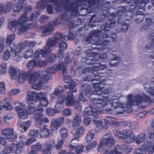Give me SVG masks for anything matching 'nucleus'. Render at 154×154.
Instances as JSON below:
<instances>
[{"instance_id": "5", "label": "nucleus", "mask_w": 154, "mask_h": 154, "mask_svg": "<svg viewBox=\"0 0 154 154\" xmlns=\"http://www.w3.org/2000/svg\"><path fill=\"white\" fill-rule=\"evenodd\" d=\"M39 76L40 74L38 72L32 73L30 71H22L19 74L18 82L22 84L26 80L28 81L30 84H32L38 82Z\"/></svg>"}, {"instance_id": "61", "label": "nucleus", "mask_w": 154, "mask_h": 154, "mask_svg": "<svg viewBox=\"0 0 154 154\" xmlns=\"http://www.w3.org/2000/svg\"><path fill=\"white\" fill-rule=\"evenodd\" d=\"M111 8H109L108 10L103 8L102 12L103 15L100 16V18L103 20L106 18V17L108 15L109 12Z\"/></svg>"}, {"instance_id": "18", "label": "nucleus", "mask_w": 154, "mask_h": 154, "mask_svg": "<svg viewBox=\"0 0 154 154\" xmlns=\"http://www.w3.org/2000/svg\"><path fill=\"white\" fill-rule=\"evenodd\" d=\"M93 117V122L96 124V126L95 127V130L97 132H99L101 130H105L108 128V126L105 123L104 125L103 122L97 119L99 118H96Z\"/></svg>"}, {"instance_id": "38", "label": "nucleus", "mask_w": 154, "mask_h": 154, "mask_svg": "<svg viewBox=\"0 0 154 154\" xmlns=\"http://www.w3.org/2000/svg\"><path fill=\"white\" fill-rule=\"evenodd\" d=\"M26 1V0H19L17 1L16 6L14 7V11L16 12L20 11L24 6Z\"/></svg>"}, {"instance_id": "57", "label": "nucleus", "mask_w": 154, "mask_h": 154, "mask_svg": "<svg viewBox=\"0 0 154 154\" xmlns=\"http://www.w3.org/2000/svg\"><path fill=\"white\" fill-rule=\"evenodd\" d=\"M74 54L72 52L68 53L65 58V62L68 63L71 62L73 58Z\"/></svg>"}, {"instance_id": "12", "label": "nucleus", "mask_w": 154, "mask_h": 154, "mask_svg": "<svg viewBox=\"0 0 154 154\" xmlns=\"http://www.w3.org/2000/svg\"><path fill=\"white\" fill-rule=\"evenodd\" d=\"M27 95L29 99H32L35 102L38 100L47 99V95L45 92H40L37 93L35 91H28Z\"/></svg>"}, {"instance_id": "1", "label": "nucleus", "mask_w": 154, "mask_h": 154, "mask_svg": "<svg viewBox=\"0 0 154 154\" xmlns=\"http://www.w3.org/2000/svg\"><path fill=\"white\" fill-rule=\"evenodd\" d=\"M57 5L56 10L60 12L63 9L66 10L62 13L60 17L61 20L69 21L72 17L78 16L79 7L77 2H72V0H49Z\"/></svg>"}, {"instance_id": "2", "label": "nucleus", "mask_w": 154, "mask_h": 154, "mask_svg": "<svg viewBox=\"0 0 154 154\" xmlns=\"http://www.w3.org/2000/svg\"><path fill=\"white\" fill-rule=\"evenodd\" d=\"M97 90H95L92 92L90 95V99L92 101L91 104L89 105V109L86 110L85 109L84 111V113L88 116H92L96 118L99 117V115L97 112V110H99L98 106L97 105H101V107L102 108L104 106V103H105L106 100H103L102 98L100 97L97 98V97H94V95H97L98 94L99 91H96Z\"/></svg>"}, {"instance_id": "16", "label": "nucleus", "mask_w": 154, "mask_h": 154, "mask_svg": "<svg viewBox=\"0 0 154 154\" xmlns=\"http://www.w3.org/2000/svg\"><path fill=\"white\" fill-rule=\"evenodd\" d=\"M81 89L82 91L79 97V99L80 101L84 102L86 100L87 95L91 92V88L90 85L85 84L82 85Z\"/></svg>"}, {"instance_id": "36", "label": "nucleus", "mask_w": 154, "mask_h": 154, "mask_svg": "<svg viewBox=\"0 0 154 154\" xmlns=\"http://www.w3.org/2000/svg\"><path fill=\"white\" fill-rule=\"evenodd\" d=\"M109 37V35L106 34L101 35V39L99 40L96 42L97 44H100L102 46L106 45L108 44L109 42V40L106 39H104V38H106Z\"/></svg>"}, {"instance_id": "34", "label": "nucleus", "mask_w": 154, "mask_h": 154, "mask_svg": "<svg viewBox=\"0 0 154 154\" xmlns=\"http://www.w3.org/2000/svg\"><path fill=\"white\" fill-rule=\"evenodd\" d=\"M101 32L100 30H92L91 32V35L88 38L90 39H92L95 40L96 39L94 38L95 37L97 39V40L101 39Z\"/></svg>"}, {"instance_id": "13", "label": "nucleus", "mask_w": 154, "mask_h": 154, "mask_svg": "<svg viewBox=\"0 0 154 154\" xmlns=\"http://www.w3.org/2000/svg\"><path fill=\"white\" fill-rule=\"evenodd\" d=\"M93 84L94 86L96 88L95 90H97L96 91H99L98 92V96L106 100L110 99L109 98H108L109 94V91L108 89L103 90L100 91L101 88V84H100L99 82L94 83Z\"/></svg>"}, {"instance_id": "51", "label": "nucleus", "mask_w": 154, "mask_h": 154, "mask_svg": "<svg viewBox=\"0 0 154 154\" xmlns=\"http://www.w3.org/2000/svg\"><path fill=\"white\" fill-rule=\"evenodd\" d=\"M125 126L129 127L131 130L137 129L139 127L138 124L136 122H129Z\"/></svg>"}, {"instance_id": "15", "label": "nucleus", "mask_w": 154, "mask_h": 154, "mask_svg": "<svg viewBox=\"0 0 154 154\" xmlns=\"http://www.w3.org/2000/svg\"><path fill=\"white\" fill-rule=\"evenodd\" d=\"M122 138L126 142L130 143L133 141L135 136L131 130L127 129L122 131Z\"/></svg>"}, {"instance_id": "7", "label": "nucleus", "mask_w": 154, "mask_h": 154, "mask_svg": "<svg viewBox=\"0 0 154 154\" xmlns=\"http://www.w3.org/2000/svg\"><path fill=\"white\" fill-rule=\"evenodd\" d=\"M29 23L27 16L23 14L17 20H14L10 22L8 26V28L13 32H15L18 29H19L22 26H27V23Z\"/></svg>"}, {"instance_id": "23", "label": "nucleus", "mask_w": 154, "mask_h": 154, "mask_svg": "<svg viewBox=\"0 0 154 154\" xmlns=\"http://www.w3.org/2000/svg\"><path fill=\"white\" fill-rule=\"evenodd\" d=\"M13 3L11 2H8L6 5L0 3V15L4 13L9 12L13 7Z\"/></svg>"}, {"instance_id": "20", "label": "nucleus", "mask_w": 154, "mask_h": 154, "mask_svg": "<svg viewBox=\"0 0 154 154\" xmlns=\"http://www.w3.org/2000/svg\"><path fill=\"white\" fill-rule=\"evenodd\" d=\"M116 23V21L114 19H110L106 22V24L100 25V29L106 32L109 31L110 29L115 26Z\"/></svg>"}, {"instance_id": "45", "label": "nucleus", "mask_w": 154, "mask_h": 154, "mask_svg": "<svg viewBox=\"0 0 154 154\" xmlns=\"http://www.w3.org/2000/svg\"><path fill=\"white\" fill-rule=\"evenodd\" d=\"M103 21V20H100L98 17H96L95 15H94L90 19V23L92 26H96L97 25V23L99 21Z\"/></svg>"}, {"instance_id": "42", "label": "nucleus", "mask_w": 154, "mask_h": 154, "mask_svg": "<svg viewBox=\"0 0 154 154\" xmlns=\"http://www.w3.org/2000/svg\"><path fill=\"white\" fill-rule=\"evenodd\" d=\"M47 4L46 0H40L37 3V8L39 10H43L45 9Z\"/></svg>"}, {"instance_id": "43", "label": "nucleus", "mask_w": 154, "mask_h": 154, "mask_svg": "<svg viewBox=\"0 0 154 154\" xmlns=\"http://www.w3.org/2000/svg\"><path fill=\"white\" fill-rule=\"evenodd\" d=\"M41 146L40 143H38L32 146L31 153L33 154L37 153L40 150Z\"/></svg>"}, {"instance_id": "56", "label": "nucleus", "mask_w": 154, "mask_h": 154, "mask_svg": "<svg viewBox=\"0 0 154 154\" xmlns=\"http://www.w3.org/2000/svg\"><path fill=\"white\" fill-rule=\"evenodd\" d=\"M33 50L32 49H28L26 50L24 54V57L27 59L31 57L33 54Z\"/></svg>"}, {"instance_id": "63", "label": "nucleus", "mask_w": 154, "mask_h": 154, "mask_svg": "<svg viewBox=\"0 0 154 154\" xmlns=\"http://www.w3.org/2000/svg\"><path fill=\"white\" fill-rule=\"evenodd\" d=\"M17 51V52L14 57V59L17 62H19L21 60L23 57L20 52Z\"/></svg>"}, {"instance_id": "19", "label": "nucleus", "mask_w": 154, "mask_h": 154, "mask_svg": "<svg viewBox=\"0 0 154 154\" xmlns=\"http://www.w3.org/2000/svg\"><path fill=\"white\" fill-rule=\"evenodd\" d=\"M64 122L63 117H59L56 119H53L51 121V128L53 130L56 131Z\"/></svg>"}, {"instance_id": "39", "label": "nucleus", "mask_w": 154, "mask_h": 154, "mask_svg": "<svg viewBox=\"0 0 154 154\" xmlns=\"http://www.w3.org/2000/svg\"><path fill=\"white\" fill-rule=\"evenodd\" d=\"M85 131V128L83 126H81L77 128L74 134V139L77 140L79 137H81L84 134Z\"/></svg>"}, {"instance_id": "3", "label": "nucleus", "mask_w": 154, "mask_h": 154, "mask_svg": "<svg viewBox=\"0 0 154 154\" xmlns=\"http://www.w3.org/2000/svg\"><path fill=\"white\" fill-rule=\"evenodd\" d=\"M150 100L149 96L145 94H143L142 95H137L134 98L132 95H130L128 96V100L127 103L128 105L131 106L132 105L136 104L142 108L146 106Z\"/></svg>"}, {"instance_id": "8", "label": "nucleus", "mask_w": 154, "mask_h": 154, "mask_svg": "<svg viewBox=\"0 0 154 154\" xmlns=\"http://www.w3.org/2000/svg\"><path fill=\"white\" fill-rule=\"evenodd\" d=\"M47 45L42 49H38L33 55L35 59H37L40 55L41 54L43 57H45L50 53L51 48L54 46V43L52 42L50 38L46 42Z\"/></svg>"}, {"instance_id": "62", "label": "nucleus", "mask_w": 154, "mask_h": 154, "mask_svg": "<svg viewBox=\"0 0 154 154\" xmlns=\"http://www.w3.org/2000/svg\"><path fill=\"white\" fill-rule=\"evenodd\" d=\"M78 140L73 138L71 141V144L69 146V148L70 150H72L74 149L75 150V149L77 147V146L75 143H76L78 141Z\"/></svg>"}, {"instance_id": "29", "label": "nucleus", "mask_w": 154, "mask_h": 154, "mask_svg": "<svg viewBox=\"0 0 154 154\" xmlns=\"http://www.w3.org/2000/svg\"><path fill=\"white\" fill-rule=\"evenodd\" d=\"M113 98H110L106 100L105 101L106 103H104L103 105L104 106L102 108L104 107L105 108V110L107 111H110L112 107L114 108V106H116L117 105L116 102H113Z\"/></svg>"}, {"instance_id": "24", "label": "nucleus", "mask_w": 154, "mask_h": 154, "mask_svg": "<svg viewBox=\"0 0 154 154\" xmlns=\"http://www.w3.org/2000/svg\"><path fill=\"white\" fill-rule=\"evenodd\" d=\"M144 87L146 92L151 95L154 96V83L152 82V78L151 79V83L146 82L144 84Z\"/></svg>"}, {"instance_id": "17", "label": "nucleus", "mask_w": 154, "mask_h": 154, "mask_svg": "<svg viewBox=\"0 0 154 154\" xmlns=\"http://www.w3.org/2000/svg\"><path fill=\"white\" fill-rule=\"evenodd\" d=\"M64 82L67 84V85H65L64 88L67 89L69 88V90H72L74 92H76V89L75 88V85L77 84L75 81L72 80L70 76H68L64 80Z\"/></svg>"}, {"instance_id": "37", "label": "nucleus", "mask_w": 154, "mask_h": 154, "mask_svg": "<svg viewBox=\"0 0 154 154\" xmlns=\"http://www.w3.org/2000/svg\"><path fill=\"white\" fill-rule=\"evenodd\" d=\"M110 61L109 65L111 67H114L118 66L121 61V59L119 57H114L113 58H109Z\"/></svg>"}, {"instance_id": "55", "label": "nucleus", "mask_w": 154, "mask_h": 154, "mask_svg": "<svg viewBox=\"0 0 154 154\" xmlns=\"http://www.w3.org/2000/svg\"><path fill=\"white\" fill-rule=\"evenodd\" d=\"M64 143V140H59L57 143L54 144V147L56 150H59L63 148V146Z\"/></svg>"}, {"instance_id": "49", "label": "nucleus", "mask_w": 154, "mask_h": 154, "mask_svg": "<svg viewBox=\"0 0 154 154\" xmlns=\"http://www.w3.org/2000/svg\"><path fill=\"white\" fill-rule=\"evenodd\" d=\"M85 60V63L89 65H92L94 62L98 61L96 60V58L94 57H89L82 58Z\"/></svg>"}, {"instance_id": "25", "label": "nucleus", "mask_w": 154, "mask_h": 154, "mask_svg": "<svg viewBox=\"0 0 154 154\" xmlns=\"http://www.w3.org/2000/svg\"><path fill=\"white\" fill-rule=\"evenodd\" d=\"M31 124V122L30 121L22 122L20 119H19L17 126L19 127L20 131L21 132H24L26 130Z\"/></svg>"}, {"instance_id": "26", "label": "nucleus", "mask_w": 154, "mask_h": 154, "mask_svg": "<svg viewBox=\"0 0 154 154\" xmlns=\"http://www.w3.org/2000/svg\"><path fill=\"white\" fill-rule=\"evenodd\" d=\"M72 90H69L67 93V96L66 99V105L68 106H72L74 103V99L73 96Z\"/></svg>"}, {"instance_id": "47", "label": "nucleus", "mask_w": 154, "mask_h": 154, "mask_svg": "<svg viewBox=\"0 0 154 154\" xmlns=\"http://www.w3.org/2000/svg\"><path fill=\"white\" fill-rule=\"evenodd\" d=\"M18 116L20 118L19 119H25L28 117V113H27L26 109H23V111L18 112Z\"/></svg>"}, {"instance_id": "41", "label": "nucleus", "mask_w": 154, "mask_h": 154, "mask_svg": "<svg viewBox=\"0 0 154 154\" xmlns=\"http://www.w3.org/2000/svg\"><path fill=\"white\" fill-rule=\"evenodd\" d=\"M50 75L48 74L43 75L39 78L38 80L39 83L42 84H45L48 82L50 79Z\"/></svg>"}, {"instance_id": "33", "label": "nucleus", "mask_w": 154, "mask_h": 154, "mask_svg": "<svg viewBox=\"0 0 154 154\" xmlns=\"http://www.w3.org/2000/svg\"><path fill=\"white\" fill-rule=\"evenodd\" d=\"M142 149H144V151L147 149H148L149 151L154 153V143L146 140L143 144Z\"/></svg>"}, {"instance_id": "64", "label": "nucleus", "mask_w": 154, "mask_h": 154, "mask_svg": "<svg viewBox=\"0 0 154 154\" xmlns=\"http://www.w3.org/2000/svg\"><path fill=\"white\" fill-rule=\"evenodd\" d=\"M36 66V62L34 60H30L27 64V67L30 69L34 68Z\"/></svg>"}, {"instance_id": "21", "label": "nucleus", "mask_w": 154, "mask_h": 154, "mask_svg": "<svg viewBox=\"0 0 154 154\" xmlns=\"http://www.w3.org/2000/svg\"><path fill=\"white\" fill-rule=\"evenodd\" d=\"M121 8L122 9L118 11L117 13H112L110 14V15L114 17L119 16L117 21V23L119 24H120L123 22V20L122 16L127 10V6H123Z\"/></svg>"}, {"instance_id": "44", "label": "nucleus", "mask_w": 154, "mask_h": 154, "mask_svg": "<svg viewBox=\"0 0 154 154\" xmlns=\"http://www.w3.org/2000/svg\"><path fill=\"white\" fill-rule=\"evenodd\" d=\"M82 121L79 113H76L72 121V125L73 126H78Z\"/></svg>"}, {"instance_id": "22", "label": "nucleus", "mask_w": 154, "mask_h": 154, "mask_svg": "<svg viewBox=\"0 0 154 154\" xmlns=\"http://www.w3.org/2000/svg\"><path fill=\"white\" fill-rule=\"evenodd\" d=\"M91 74L92 75L85 77L84 78V80L89 82H92L94 80L98 81L101 79L100 78L103 76L100 75L97 71H94Z\"/></svg>"}, {"instance_id": "35", "label": "nucleus", "mask_w": 154, "mask_h": 154, "mask_svg": "<svg viewBox=\"0 0 154 154\" xmlns=\"http://www.w3.org/2000/svg\"><path fill=\"white\" fill-rule=\"evenodd\" d=\"M12 100L11 98H5L4 99V100L3 101V104H2L3 109L5 110H11L12 109V106L10 103V101Z\"/></svg>"}, {"instance_id": "52", "label": "nucleus", "mask_w": 154, "mask_h": 154, "mask_svg": "<svg viewBox=\"0 0 154 154\" xmlns=\"http://www.w3.org/2000/svg\"><path fill=\"white\" fill-rule=\"evenodd\" d=\"M15 37V35L14 33H12L9 34L6 38V43L8 45L11 44L14 40Z\"/></svg>"}, {"instance_id": "11", "label": "nucleus", "mask_w": 154, "mask_h": 154, "mask_svg": "<svg viewBox=\"0 0 154 154\" xmlns=\"http://www.w3.org/2000/svg\"><path fill=\"white\" fill-rule=\"evenodd\" d=\"M1 133L5 136V138L10 142L15 141L17 139V134L14 132V129L12 128H8L2 129Z\"/></svg>"}, {"instance_id": "59", "label": "nucleus", "mask_w": 154, "mask_h": 154, "mask_svg": "<svg viewBox=\"0 0 154 154\" xmlns=\"http://www.w3.org/2000/svg\"><path fill=\"white\" fill-rule=\"evenodd\" d=\"M97 144V143L96 141H93L86 145V148L87 150L91 149L94 148Z\"/></svg>"}, {"instance_id": "60", "label": "nucleus", "mask_w": 154, "mask_h": 154, "mask_svg": "<svg viewBox=\"0 0 154 154\" xmlns=\"http://www.w3.org/2000/svg\"><path fill=\"white\" fill-rule=\"evenodd\" d=\"M25 140V139L24 138H22L19 141V142L16 145V147H18V148L23 149L26 145Z\"/></svg>"}, {"instance_id": "40", "label": "nucleus", "mask_w": 154, "mask_h": 154, "mask_svg": "<svg viewBox=\"0 0 154 154\" xmlns=\"http://www.w3.org/2000/svg\"><path fill=\"white\" fill-rule=\"evenodd\" d=\"M146 138L145 134L143 133H141L137 135L134 139L136 143L138 144H140L145 140Z\"/></svg>"}, {"instance_id": "6", "label": "nucleus", "mask_w": 154, "mask_h": 154, "mask_svg": "<svg viewBox=\"0 0 154 154\" xmlns=\"http://www.w3.org/2000/svg\"><path fill=\"white\" fill-rule=\"evenodd\" d=\"M43 108H39L37 107L33 113V118L36 120L35 122V125L38 128L43 127L45 123H47L50 122L49 120L47 117L43 116Z\"/></svg>"}, {"instance_id": "31", "label": "nucleus", "mask_w": 154, "mask_h": 154, "mask_svg": "<svg viewBox=\"0 0 154 154\" xmlns=\"http://www.w3.org/2000/svg\"><path fill=\"white\" fill-rule=\"evenodd\" d=\"M27 102L29 105L28 110H27V113L29 114L33 113L35 111V105L33 103L34 102L32 99H29L28 95L27 96Z\"/></svg>"}, {"instance_id": "10", "label": "nucleus", "mask_w": 154, "mask_h": 154, "mask_svg": "<svg viewBox=\"0 0 154 154\" xmlns=\"http://www.w3.org/2000/svg\"><path fill=\"white\" fill-rule=\"evenodd\" d=\"M60 22V20L56 18L54 21H51L48 24L44 26L42 34V37L47 36L51 35L54 31V27L58 25Z\"/></svg>"}, {"instance_id": "58", "label": "nucleus", "mask_w": 154, "mask_h": 154, "mask_svg": "<svg viewBox=\"0 0 154 154\" xmlns=\"http://www.w3.org/2000/svg\"><path fill=\"white\" fill-rule=\"evenodd\" d=\"M60 133L61 136L63 139L64 140L67 136V131L65 128H62L60 130Z\"/></svg>"}, {"instance_id": "27", "label": "nucleus", "mask_w": 154, "mask_h": 154, "mask_svg": "<svg viewBox=\"0 0 154 154\" xmlns=\"http://www.w3.org/2000/svg\"><path fill=\"white\" fill-rule=\"evenodd\" d=\"M32 22V21H31ZM37 23L35 21L30 23H27V26H22L21 28L18 30V32H24L29 28H35L37 26Z\"/></svg>"}, {"instance_id": "50", "label": "nucleus", "mask_w": 154, "mask_h": 154, "mask_svg": "<svg viewBox=\"0 0 154 154\" xmlns=\"http://www.w3.org/2000/svg\"><path fill=\"white\" fill-rule=\"evenodd\" d=\"M46 113L47 114L50 116H53L56 114L60 112L55 110L51 108H47L46 110Z\"/></svg>"}, {"instance_id": "54", "label": "nucleus", "mask_w": 154, "mask_h": 154, "mask_svg": "<svg viewBox=\"0 0 154 154\" xmlns=\"http://www.w3.org/2000/svg\"><path fill=\"white\" fill-rule=\"evenodd\" d=\"M49 102L47 99L40 100L39 103L37 106L39 108H42L43 107H46L49 104Z\"/></svg>"}, {"instance_id": "48", "label": "nucleus", "mask_w": 154, "mask_h": 154, "mask_svg": "<svg viewBox=\"0 0 154 154\" xmlns=\"http://www.w3.org/2000/svg\"><path fill=\"white\" fill-rule=\"evenodd\" d=\"M49 130L46 127L42 128L39 133L41 137H45L48 136L49 134Z\"/></svg>"}, {"instance_id": "14", "label": "nucleus", "mask_w": 154, "mask_h": 154, "mask_svg": "<svg viewBox=\"0 0 154 154\" xmlns=\"http://www.w3.org/2000/svg\"><path fill=\"white\" fill-rule=\"evenodd\" d=\"M116 103L117 105L116 106H114V109L118 114H121L125 111L127 113H130L132 111L131 107L129 105L124 107L123 105L121 104L118 102V100H117Z\"/></svg>"}, {"instance_id": "32", "label": "nucleus", "mask_w": 154, "mask_h": 154, "mask_svg": "<svg viewBox=\"0 0 154 154\" xmlns=\"http://www.w3.org/2000/svg\"><path fill=\"white\" fill-rule=\"evenodd\" d=\"M9 72L11 77V79H16L17 77L18 79H19V74L21 72H20L18 69H17L14 66H11L9 70Z\"/></svg>"}, {"instance_id": "4", "label": "nucleus", "mask_w": 154, "mask_h": 154, "mask_svg": "<svg viewBox=\"0 0 154 154\" xmlns=\"http://www.w3.org/2000/svg\"><path fill=\"white\" fill-rule=\"evenodd\" d=\"M115 144V140L112 136L109 133H107L103 136L97 150L99 152H102V150L109 151Z\"/></svg>"}, {"instance_id": "9", "label": "nucleus", "mask_w": 154, "mask_h": 154, "mask_svg": "<svg viewBox=\"0 0 154 154\" xmlns=\"http://www.w3.org/2000/svg\"><path fill=\"white\" fill-rule=\"evenodd\" d=\"M76 36V34H74L72 32H69L66 36L64 34L60 33H57L54 34L53 36L50 38L52 42L54 43V46L60 40L62 39L65 40H67L69 39L73 40Z\"/></svg>"}, {"instance_id": "28", "label": "nucleus", "mask_w": 154, "mask_h": 154, "mask_svg": "<svg viewBox=\"0 0 154 154\" xmlns=\"http://www.w3.org/2000/svg\"><path fill=\"white\" fill-rule=\"evenodd\" d=\"M105 123L107 125H109L111 126L116 127L119 125V123L117 119L112 117H107L104 119Z\"/></svg>"}, {"instance_id": "46", "label": "nucleus", "mask_w": 154, "mask_h": 154, "mask_svg": "<svg viewBox=\"0 0 154 154\" xmlns=\"http://www.w3.org/2000/svg\"><path fill=\"white\" fill-rule=\"evenodd\" d=\"M14 105L15 106L14 108L15 110L17 112H20L23 111L24 108L23 105L18 101H15L14 102Z\"/></svg>"}, {"instance_id": "30", "label": "nucleus", "mask_w": 154, "mask_h": 154, "mask_svg": "<svg viewBox=\"0 0 154 154\" xmlns=\"http://www.w3.org/2000/svg\"><path fill=\"white\" fill-rule=\"evenodd\" d=\"M122 147L119 145L116 146L113 150L109 151L106 150L103 154H122Z\"/></svg>"}, {"instance_id": "53", "label": "nucleus", "mask_w": 154, "mask_h": 154, "mask_svg": "<svg viewBox=\"0 0 154 154\" xmlns=\"http://www.w3.org/2000/svg\"><path fill=\"white\" fill-rule=\"evenodd\" d=\"M94 131L92 130L90 131L88 133L86 136V140L87 142H88L94 139Z\"/></svg>"}]
</instances>
